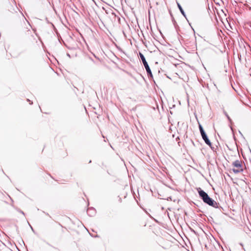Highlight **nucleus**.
<instances>
[{
	"label": "nucleus",
	"mask_w": 251,
	"mask_h": 251,
	"mask_svg": "<svg viewBox=\"0 0 251 251\" xmlns=\"http://www.w3.org/2000/svg\"><path fill=\"white\" fill-rule=\"evenodd\" d=\"M199 129H200V132L202 131H204L202 126L201 125L199 124Z\"/></svg>",
	"instance_id": "nucleus-8"
},
{
	"label": "nucleus",
	"mask_w": 251,
	"mask_h": 251,
	"mask_svg": "<svg viewBox=\"0 0 251 251\" xmlns=\"http://www.w3.org/2000/svg\"><path fill=\"white\" fill-rule=\"evenodd\" d=\"M203 140L204 141L205 143L208 145L209 147L211 146V143L210 140L208 139L207 135L204 136V137H202Z\"/></svg>",
	"instance_id": "nucleus-5"
},
{
	"label": "nucleus",
	"mask_w": 251,
	"mask_h": 251,
	"mask_svg": "<svg viewBox=\"0 0 251 251\" xmlns=\"http://www.w3.org/2000/svg\"><path fill=\"white\" fill-rule=\"evenodd\" d=\"M201 135L202 137H204V136H206V134L205 132H204V131H202L201 132Z\"/></svg>",
	"instance_id": "nucleus-9"
},
{
	"label": "nucleus",
	"mask_w": 251,
	"mask_h": 251,
	"mask_svg": "<svg viewBox=\"0 0 251 251\" xmlns=\"http://www.w3.org/2000/svg\"><path fill=\"white\" fill-rule=\"evenodd\" d=\"M21 214H24V212H23V211H21Z\"/></svg>",
	"instance_id": "nucleus-11"
},
{
	"label": "nucleus",
	"mask_w": 251,
	"mask_h": 251,
	"mask_svg": "<svg viewBox=\"0 0 251 251\" xmlns=\"http://www.w3.org/2000/svg\"><path fill=\"white\" fill-rule=\"evenodd\" d=\"M232 165L234 167V168L232 169V171L234 173L237 174L243 171L242 165L240 161H235L233 162Z\"/></svg>",
	"instance_id": "nucleus-1"
},
{
	"label": "nucleus",
	"mask_w": 251,
	"mask_h": 251,
	"mask_svg": "<svg viewBox=\"0 0 251 251\" xmlns=\"http://www.w3.org/2000/svg\"><path fill=\"white\" fill-rule=\"evenodd\" d=\"M225 114H226V116L227 117V119L229 120H230V119L229 117L228 116V115L227 114V113L225 112Z\"/></svg>",
	"instance_id": "nucleus-10"
},
{
	"label": "nucleus",
	"mask_w": 251,
	"mask_h": 251,
	"mask_svg": "<svg viewBox=\"0 0 251 251\" xmlns=\"http://www.w3.org/2000/svg\"><path fill=\"white\" fill-rule=\"evenodd\" d=\"M139 55H140V58L142 60V61L144 64V66L146 69V70L147 71L148 76L152 77V75L151 70L150 68V67H149L147 62L146 60L145 57H144V55L142 53L140 52Z\"/></svg>",
	"instance_id": "nucleus-2"
},
{
	"label": "nucleus",
	"mask_w": 251,
	"mask_h": 251,
	"mask_svg": "<svg viewBox=\"0 0 251 251\" xmlns=\"http://www.w3.org/2000/svg\"><path fill=\"white\" fill-rule=\"evenodd\" d=\"M203 202L210 206H213V207H218V203L211 198H210L209 196L207 197V198L203 201Z\"/></svg>",
	"instance_id": "nucleus-3"
},
{
	"label": "nucleus",
	"mask_w": 251,
	"mask_h": 251,
	"mask_svg": "<svg viewBox=\"0 0 251 251\" xmlns=\"http://www.w3.org/2000/svg\"><path fill=\"white\" fill-rule=\"evenodd\" d=\"M197 191L200 197L203 200V201L205 200L207 197L209 196L206 193H205L204 191L201 190L200 188H198Z\"/></svg>",
	"instance_id": "nucleus-4"
},
{
	"label": "nucleus",
	"mask_w": 251,
	"mask_h": 251,
	"mask_svg": "<svg viewBox=\"0 0 251 251\" xmlns=\"http://www.w3.org/2000/svg\"><path fill=\"white\" fill-rule=\"evenodd\" d=\"M177 6H178L180 11L181 12V14L185 17H186L185 14L182 7L180 5V4L177 3Z\"/></svg>",
	"instance_id": "nucleus-7"
},
{
	"label": "nucleus",
	"mask_w": 251,
	"mask_h": 251,
	"mask_svg": "<svg viewBox=\"0 0 251 251\" xmlns=\"http://www.w3.org/2000/svg\"><path fill=\"white\" fill-rule=\"evenodd\" d=\"M87 213L90 216H92L93 214L95 213V210L93 208H89L87 210Z\"/></svg>",
	"instance_id": "nucleus-6"
}]
</instances>
